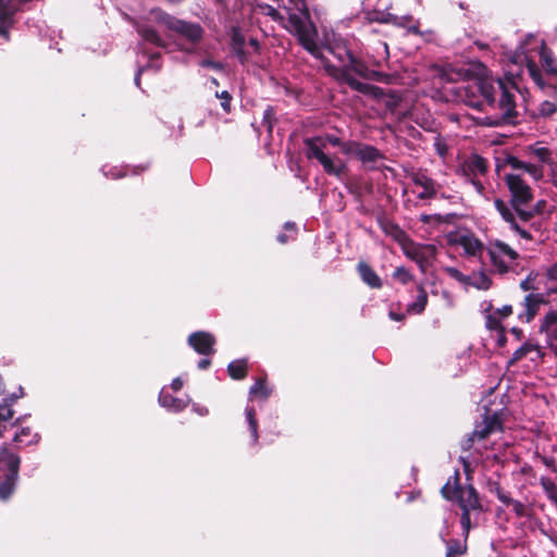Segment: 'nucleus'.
Returning a JSON list of instances; mask_svg holds the SVG:
<instances>
[{
	"mask_svg": "<svg viewBox=\"0 0 557 557\" xmlns=\"http://www.w3.org/2000/svg\"><path fill=\"white\" fill-rule=\"evenodd\" d=\"M149 14L158 25L191 45H197L202 40L205 29L199 23L178 18L158 7L150 9Z\"/></svg>",
	"mask_w": 557,
	"mask_h": 557,
	"instance_id": "423d86ee",
	"label": "nucleus"
},
{
	"mask_svg": "<svg viewBox=\"0 0 557 557\" xmlns=\"http://www.w3.org/2000/svg\"><path fill=\"white\" fill-rule=\"evenodd\" d=\"M395 20H396V16H394L392 14H386L385 16L377 18V21L381 23H394Z\"/></svg>",
	"mask_w": 557,
	"mask_h": 557,
	"instance_id": "052dcab7",
	"label": "nucleus"
},
{
	"mask_svg": "<svg viewBox=\"0 0 557 557\" xmlns=\"http://www.w3.org/2000/svg\"><path fill=\"white\" fill-rule=\"evenodd\" d=\"M244 36L239 32L235 30L232 36V49L235 47L244 46Z\"/></svg>",
	"mask_w": 557,
	"mask_h": 557,
	"instance_id": "3c124183",
	"label": "nucleus"
},
{
	"mask_svg": "<svg viewBox=\"0 0 557 557\" xmlns=\"http://www.w3.org/2000/svg\"><path fill=\"white\" fill-rule=\"evenodd\" d=\"M546 206L545 200H540L535 205L530 203L529 207H524L525 212H530V222L534 219L536 214H541Z\"/></svg>",
	"mask_w": 557,
	"mask_h": 557,
	"instance_id": "37998d69",
	"label": "nucleus"
},
{
	"mask_svg": "<svg viewBox=\"0 0 557 557\" xmlns=\"http://www.w3.org/2000/svg\"><path fill=\"white\" fill-rule=\"evenodd\" d=\"M504 505L511 506L517 517L522 518L527 516L525 506L520 500L513 499L509 496L508 502H505Z\"/></svg>",
	"mask_w": 557,
	"mask_h": 557,
	"instance_id": "ea45409f",
	"label": "nucleus"
},
{
	"mask_svg": "<svg viewBox=\"0 0 557 557\" xmlns=\"http://www.w3.org/2000/svg\"><path fill=\"white\" fill-rule=\"evenodd\" d=\"M215 97L216 98H220L222 101H221V106L223 108V110L228 113L231 111V102H232V96L228 91L224 90L222 92H215Z\"/></svg>",
	"mask_w": 557,
	"mask_h": 557,
	"instance_id": "a18cd8bd",
	"label": "nucleus"
},
{
	"mask_svg": "<svg viewBox=\"0 0 557 557\" xmlns=\"http://www.w3.org/2000/svg\"><path fill=\"white\" fill-rule=\"evenodd\" d=\"M275 121L274 109L272 107H268L263 113L262 124L267 127L269 134L272 133Z\"/></svg>",
	"mask_w": 557,
	"mask_h": 557,
	"instance_id": "e433bc0d",
	"label": "nucleus"
},
{
	"mask_svg": "<svg viewBox=\"0 0 557 557\" xmlns=\"http://www.w3.org/2000/svg\"><path fill=\"white\" fill-rule=\"evenodd\" d=\"M20 458L3 447L0 450V498L12 494L18 473Z\"/></svg>",
	"mask_w": 557,
	"mask_h": 557,
	"instance_id": "1a4fd4ad",
	"label": "nucleus"
},
{
	"mask_svg": "<svg viewBox=\"0 0 557 557\" xmlns=\"http://www.w3.org/2000/svg\"><path fill=\"white\" fill-rule=\"evenodd\" d=\"M188 345L203 356H211L215 352L214 345L216 339L213 334L205 331L194 332L188 336Z\"/></svg>",
	"mask_w": 557,
	"mask_h": 557,
	"instance_id": "ddd939ff",
	"label": "nucleus"
},
{
	"mask_svg": "<svg viewBox=\"0 0 557 557\" xmlns=\"http://www.w3.org/2000/svg\"><path fill=\"white\" fill-rule=\"evenodd\" d=\"M246 419L248 422L249 431L251 433L252 437V444H257L259 440L258 435V421L256 418V411L253 408L247 407L246 408Z\"/></svg>",
	"mask_w": 557,
	"mask_h": 557,
	"instance_id": "473e14b6",
	"label": "nucleus"
},
{
	"mask_svg": "<svg viewBox=\"0 0 557 557\" xmlns=\"http://www.w3.org/2000/svg\"><path fill=\"white\" fill-rule=\"evenodd\" d=\"M349 60L347 65L332 67V76L335 79L355 78L354 74L368 81H376L384 84H392L395 79L393 74L369 69L368 65L356 55H352Z\"/></svg>",
	"mask_w": 557,
	"mask_h": 557,
	"instance_id": "0eeeda50",
	"label": "nucleus"
},
{
	"mask_svg": "<svg viewBox=\"0 0 557 557\" xmlns=\"http://www.w3.org/2000/svg\"><path fill=\"white\" fill-rule=\"evenodd\" d=\"M304 144L306 147L305 153L307 159H317L326 174L334 175L338 178H341L345 174L347 170L345 163H343L341 160H336L327 156L324 152V149L326 147V144H330L334 147H339L341 151L345 154V148L346 145H348V140L343 141L336 135L326 134L325 136L306 138L304 140Z\"/></svg>",
	"mask_w": 557,
	"mask_h": 557,
	"instance_id": "39448f33",
	"label": "nucleus"
},
{
	"mask_svg": "<svg viewBox=\"0 0 557 557\" xmlns=\"http://www.w3.org/2000/svg\"><path fill=\"white\" fill-rule=\"evenodd\" d=\"M506 163L515 170H524V165H525V162H523L512 156H510L506 159Z\"/></svg>",
	"mask_w": 557,
	"mask_h": 557,
	"instance_id": "de8ad7c7",
	"label": "nucleus"
},
{
	"mask_svg": "<svg viewBox=\"0 0 557 557\" xmlns=\"http://www.w3.org/2000/svg\"><path fill=\"white\" fill-rule=\"evenodd\" d=\"M135 28H136L138 35L147 42H150L160 48L166 47V42L161 37L160 33L158 32V29L156 27L148 25V24L136 22Z\"/></svg>",
	"mask_w": 557,
	"mask_h": 557,
	"instance_id": "6ab92c4d",
	"label": "nucleus"
},
{
	"mask_svg": "<svg viewBox=\"0 0 557 557\" xmlns=\"http://www.w3.org/2000/svg\"><path fill=\"white\" fill-rule=\"evenodd\" d=\"M532 153L543 163H547L550 160V151L545 147H530Z\"/></svg>",
	"mask_w": 557,
	"mask_h": 557,
	"instance_id": "79ce46f5",
	"label": "nucleus"
},
{
	"mask_svg": "<svg viewBox=\"0 0 557 557\" xmlns=\"http://www.w3.org/2000/svg\"><path fill=\"white\" fill-rule=\"evenodd\" d=\"M393 276L400 281L403 284H407L409 281H411L412 276L409 273L408 270H406L404 267H399L395 270Z\"/></svg>",
	"mask_w": 557,
	"mask_h": 557,
	"instance_id": "49530a36",
	"label": "nucleus"
},
{
	"mask_svg": "<svg viewBox=\"0 0 557 557\" xmlns=\"http://www.w3.org/2000/svg\"><path fill=\"white\" fill-rule=\"evenodd\" d=\"M511 333L515 334L518 339H520L522 337V330H520L518 327H512Z\"/></svg>",
	"mask_w": 557,
	"mask_h": 557,
	"instance_id": "774afa93",
	"label": "nucleus"
},
{
	"mask_svg": "<svg viewBox=\"0 0 557 557\" xmlns=\"http://www.w3.org/2000/svg\"><path fill=\"white\" fill-rule=\"evenodd\" d=\"M504 182L509 190V202L500 198L494 200V206L502 219L509 224L511 231L517 233L521 238L532 242L534 236L532 231L540 233L543 230L541 221L531 222L529 228H524L522 223L530 222V212L524 211V207H529L533 201V190L527 182L518 174L508 173L504 177Z\"/></svg>",
	"mask_w": 557,
	"mask_h": 557,
	"instance_id": "f257e3e1",
	"label": "nucleus"
},
{
	"mask_svg": "<svg viewBox=\"0 0 557 557\" xmlns=\"http://www.w3.org/2000/svg\"><path fill=\"white\" fill-rule=\"evenodd\" d=\"M540 60L546 73L557 78L556 61L550 49L543 42L540 50Z\"/></svg>",
	"mask_w": 557,
	"mask_h": 557,
	"instance_id": "393cba45",
	"label": "nucleus"
},
{
	"mask_svg": "<svg viewBox=\"0 0 557 557\" xmlns=\"http://www.w3.org/2000/svg\"><path fill=\"white\" fill-rule=\"evenodd\" d=\"M159 403L162 407L174 412H180L187 407V403L185 400L174 397L169 393H164L163 391L159 395Z\"/></svg>",
	"mask_w": 557,
	"mask_h": 557,
	"instance_id": "a878e982",
	"label": "nucleus"
},
{
	"mask_svg": "<svg viewBox=\"0 0 557 557\" xmlns=\"http://www.w3.org/2000/svg\"><path fill=\"white\" fill-rule=\"evenodd\" d=\"M487 171L488 164L486 159L479 154L470 156L462 162L460 166V172L462 176L469 183H471L474 186L475 190L481 195L484 193L485 187L483 183L480 181V177L486 175Z\"/></svg>",
	"mask_w": 557,
	"mask_h": 557,
	"instance_id": "9d476101",
	"label": "nucleus"
},
{
	"mask_svg": "<svg viewBox=\"0 0 557 557\" xmlns=\"http://www.w3.org/2000/svg\"><path fill=\"white\" fill-rule=\"evenodd\" d=\"M540 484L544 492L546 493L547 497L553 502H557V485L555 482L546 476H542L540 479Z\"/></svg>",
	"mask_w": 557,
	"mask_h": 557,
	"instance_id": "72a5a7b5",
	"label": "nucleus"
},
{
	"mask_svg": "<svg viewBox=\"0 0 557 557\" xmlns=\"http://www.w3.org/2000/svg\"><path fill=\"white\" fill-rule=\"evenodd\" d=\"M547 300L543 294H529L524 297L523 307L524 311L519 314V319L529 323L536 315L540 306L546 304Z\"/></svg>",
	"mask_w": 557,
	"mask_h": 557,
	"instance_id": "2eb2a0df",
	"label": "nucleus"
},
{
	"mask_svg": "<svg viewBox=\"0 0 557 557\" xmlns=\"http://www.w3.org/2000/svg\"><path fill=\"white\" fill-rule=\"evenodd\" d=\"M487 253L494 271L498 274L516 271L520 256L508 244L499 239L492 240L487 246Z\"/></svg>",
	"mask_w": 557,
	"mask_h": 557,
	"instance_id": "6e6552de",
	"label": "nucleus"
},
{
	"mask_svg": "<svg viewBox=\"0 0 557 557\" xmlns=\"http://www.w3.org/2000/svg\"><path fill=\"white\" fill-rule=\"evenodd\" d=\"M549 348L557 356V339L547 341Z\"/></svg>",
	"mask_w": 557,
	"mask_h": 557,
	"instance_id": "338daca9",
	"label": "nucleus"
},
{
	"mask_svg": "<svg viewBox=\"0 0 557 557\" xmlns=\"http://www.w3.org/2000/svg\"><path fill=\"white\" fill-rule=\"evenodd\" d=\"M539 458L545 467H547L548 469H552L554 472L557 471L556 466H555V459L553 457L539 456Z\"/></svg>",
	"mask_w": 557,
	"mask_h": 557,
	"instance_id": "603ef678",
	"label": "nucleus"
},
{
	"mask_svg": "<svg viewBox=\"0 0 557 557\" xmlns=\"http://www.w3.org/2000/svg\"><path fill=\"white\" fill-rule=\"evenodd\" d=\"M490 492L493 493L499 502L503 504L508 502L509 494L504 491V488L499 485L498 482H490L488 483Z\"/></svg>",
	"mask_w": 557,
	"mask_h": 557,
	"instance_id": "4c0bfd02",
	"label": "nucleus"
},
{
	"mask_svg": "<svg viewBox=\"0 0 557 557\" xmlns=\"http://www.w3.org/2000/svg\"><path fill=\"white\" fill-rule=\"evenodd\" d=\"M498 313L503 317H509L512 313V307L511 306H504L502 309L498 310Z\"/></svg>",
	"mask_w": 557,
	"mask_h": 557,
	"instance_id": "bf43d9fd",
	"label": "nucleus"
},
{
	"mask_svg": "<svg viewBox=\"0 0 557 557\" xmlns=\"http://www.w3.org/2000/svg\"><path fill=\"white\" fill-rule=\"evenodd\" d=\"M194 410H195L198 414H200V416H206V414H208V412H209L208 408L202 407V406H199V405H195V406H194Z\"/></svg>",
	"mask_w": 557,
	"mask_h": 557,
	"instance_id": "680f3d73",
	"label": "nucleus"
},
{
	"mask_svg": "<svg viewBox=\"0 0 557 557\" xmlns=\"http://www.w3.org/2000/svg\"><path fill=\"white\" fill-rule=\"evenodd\" d=\"M485 326L491 330L495 331L497 333L504 331V326L502 325V322L496 314H487L485 319Z\"/></svg>",
	"mask_w": 557,
	"mask_h": 557,
	"instance_id": "58836bf2",
	"label": "nucleus"
},
{
	"mask_svg": "<svg viewBox=\"0 0 557 557\" xmlns=\"http://www.w3.org/2000/svg\"><path fill=\"white\" fill-rule=\"evenodd\" d=\"M345 154L355 156L364 164H374L379 160L384 159L383 153L374 146L356 140H348V145H346L345 148Z\"/></svg>",
	"mask_w": 557,
	"mask_h": 557,
	"instance_id": "f8f14e48",
	"label": "nucleus"
},
{
	"mask_svg": "<svg viewBox=\"0 0 557 557\" xmlns=\"http://www.w3.org/2000/svg\"><path fill=\"white\" fill-rule=\"evenodd\" d=\"M171 387L173 391L178 392L183 387V381L180 377H176L172 381Z\"/></svg>",
	"mask_w": 557,
	"mask_h": 557,
	"instance_id": "13d9d810",
	"label": "nucleus"
},
{
	"mask_svg": "<svg viewBox=\"0 0 557 557\" xmlns=\"http://www.w3.org/2000/svg\"><path fill=\"white\" fill-rule=\"evenodd\" d=\"M448 272L453 277L457 278L458 281L467 283V277H465L457 269L450 268L448 269Z\"/></svg>",
	"mask_w": 557,
	"mask_h": 557,
	"instance_id": "4d7b16f0",
	"label": "nucleus"
},
{
	"mask_svg": "<svg viewBox=\"0 0 557 557\" xmlns=\"http://www.w3.org/2000/svg\"><path fill=\"white\" fill-rule=\"evenodd\" d=\"M447 552L445 557H458L467 553V540L463 537V542L459 540H450L446 543Z\"/></svg>",
	"mask_w": 557,
	"mask_h": 557,
	"instance_id": "2f4dec72",
	"label": "nucleus"
},
{
	"mask_svg": "<svg viewBox=\"0 0 557 557\" xmlns=\"http://www.w3.org/2000/svg\"><path fill=\"white\" fill-rule=\"evenodd\" d=\"M383 230H384V232H385L386 234L393 235V236H395V237H397L399 234H401V233H403V232H401V230H400L397 225H395V224H393V223H387V224H385V225L383 226Z\"/></svg>",
	"mask_w": 557,
	"mask_h": 557,
	"instance_id": "8fccbe9b",
	"label": "nucleus"
},
{
	"mask_svg": "<svg viewBox=\"0 0 557 557\" xmlns=\"http://www.w3.org/2000/svg\"><path fill=\"white\" fill-rule=\"evenodd\" d=\"M232 50L236 54L240 63H245L247 61V54L244 50V46L235 47Z\"/></svg>",
	"mask_w": 557,
	"mask_h": 557,
	"instance_id": "864d4df0",
	"label": "nucleus"
},
{
	"mask_svg": "<svg viewBox=\"0 0 557 557\" xmlns=\"http://www.w3.org/2000/svg\"><path fill=\"white\" fill-rule=\"evenodd\" d=\"M532 351H536L539 358H542L544 356L539 345L527 342L512 354L509 363L513 364L515 362L523 359L528 354Z\"/></svg>",
	"mask_w": 557,
	"mask_h": 557,
	"instance_id": "c85d7f7f",
	"label": "nucleus"
},
{
	"mask_svg": "<svg viewBox=\"0 0 557 557\" xmlns=\"http://www.w3.org/2000/svg\"><path fill=\"white\" fill-rule=\"evenodd\" d=\"M540 332L547 341L557 339V310H549L542 319Z\"/></svg>",
	"mask_w": 557,
	"mask_h": 557,
	"instance_id": "4be33fe9",
	"label": "nucleus"
},
{
	"mask_svg": "<svg viewBox=\"0 0 557 557\" xmlns=\"http://www.w3.org/2000/svg\"><path fill=\"white\" fill-rule=\"evenodd\" d=\"M513 87L508 88L504 82L472 79L454 87L450 91L457 100L465 102L474 109H483L486 106L498 109L503 120L507 121L516 116Z\"/></svg>",
	"mask_w": 557,
	"mask_h": 557,
	"instance_id": "f03ea898",
	"label": "nucleus"
},
{
	"mask_svg": "<svg viewBox=\"0 0 557 557\" xmlns=\"http://www.w3.org/2000/svg\"><path fill=\"white\" fill-rule=\"evenodd\" d=\"M357 271L362 280L371 288H381L382 280L374 272V270L364 261H361L357 265Z\"/></svg>",
	"mask_w": 557,
	"mask_h": 557,
	"instance_id": "5701e85b",
	"label": "nucleus"
},
{
	"mask_svg": "<svg viewBox=\"0 0 557 557\" xmlns=\"http://www.w3.org/2000/svg\"><path fill=\"white\" fill-rule=\"evenodd\" d=\"M33 437L32 428L26 426L15 432L13 442L16 444L29 445L33 443Z\"/></svg>",
	"mask_w": 557,
	"mask_h": 557,
	"instance_id": "f704fd0d",
	"label": "nucleus"
},
{
	"mask_svg": "<svg viewBox=\"0 0 557 557\" xmlns=\"http://www.w3.org/2000/svg\"><path fill=\"white\" fill-rule=\"evenodd\" d=\"M467 283L481 290H487L492 286V280L484 271L472 273L467 277Z\"/></svg>",
	"mask_w": 557,
	"mask_h": 557,
	"instance_id": "bb28decb",
	"label": "nucleus"
},
{
	"mask_svg": "<svg viewBox=\"0 0 557 557\" xmlns=\"http://www.w3.org/2000/svg\"><path fill=\"white\" fill-rule=\"evenodd\" d=\"M524 171L527 173H529L536 181H539L543 177V168L541 165L525 162Z\"/></svg>",
	"mask_w": 557,
	"mask_h": 557,
	"instance_id": "c03bdc74",
	"label": "nucleus"
},
{
	"mask_svg": "<svg viewBox=\"0 0 557 557\" xmlns=\"http://www.w3.org/2000/svg\"><path fill=\"white\" fill-rule=\"evenodd\" d=\"M271 394V389L267 386V382L264 379H259L256 383L249 388V397L258 398L261 400L268 399Z\"/></svg>",
	"mask_w": 557,
	"mask_h": 557,
	"instance_id": "7c9ffc66",
	"label": "nucleus"
},
{
	"mask_svg": "<svg viewBox=\"0 0 557 557\" xmlns=\"http://www.w3.org/2000/svg\"><path fill=\"white\" fill-rule=\"evenodd\" d=\"M248 364L246 359H237L227 366V373L233 380H243L247 376Z\"/></svg>",
	"mask_w": 557,
	"mask_h": 557,
	"instance_id": "cd10ccee",
	"label": "nucleus"
},
{
	"mask_svg": "<svg viewBox=\"0 0 557 557\" xmlns=\"http://www.w3.org/2000/svg\"><path fill=\"white\" fill-rule=\"evenodd\" d=\"M503 433V413L492 411L485 407L482 419L475 422L473 431L461 441V448L465 451L473 450L482 456L490 450L497 449L498 442L496 437Z\"/></svg>",
	"mask_w": 557,
	"mask_h": 557,
	"instance_id": "7ed1b4c3",
	"label": "nucleus"
},
{
	"mask_svg": "<svg viewBox=\"0 0 557 557\" xmlns=\"http://www.w3.org/2000/svg\"><path fill=\"white\" fill-rule=\"evenodd\" d=\"M454 243L462 247L467 256L478 257L481 256L484 250V244L470 233L457 235Z\"/></svg>",
	"mask_w": 557,
	"mask_h": 557,
	"instance_id": "dca6fc26",
	"label": "nucleus"
},
{
	"mask_svg": "<svg viewBox=\"0 0 557 557\" xmlns=\"http://www.w3.org/2000/svg\"><path fill=\"white\" fill-rule=\"evenodd\" d=\"M512 63L516 64H525L528 73L530 77L534 81V83L541 88H545V83L542 76V72L539 69L535 61L530 59L527 54L523 52H516L515 55L511 59Z\"/></svg>",
	"mask_w": 557,
	"mask_h": 557,
	"instance_id": "a211bd4d",
	"label": "nucleus"
},
{
	"mask_svg": "<svg viewBox=\"0 0 557 557\" xmlns=\"http://www.w3.org/2000/svg\"><path fill=\"white\" fill-rule=\"evenodd\" d=\"M556 111H557V106H556V103H554L552 101H543L539 108V113L543 117H548V116L553 115Z\"/></svg>",
	"mask_w": 557,
	"mask_h": 557,
	"instance_id": "a19ab883",
	"label": "nucleus"
},
{
	"mask_svg": "<svg viewBox=\"0 0 557 557\" xmlns=\"http://www.w3.org/2000/svg\"><path fill=\"white\" fill-rule=\"evenodd\" d=\"M18 398L14 393L8 397H3L0 401V438L3 437L4 432L8 428H13L14 424L11 422L14 416L12 405Z\"/></svg>",
	"mask_w": 557,
	"mask_h": 557,
	"instance_id": "f3484780",
	"label": "nucleus"
},
{
	"mask_svg": "<svg viewBox=\"0 0 557 557\" xmlns=\"http://www.w3.org/2000/svg\"><path fill=\"white\" fill-rule=\"evenodd\" d=\"M545 276L548 281L556 282L557 281V262L549 265L545 270Z\"/></svg>",
	"mask_w": 557,
	"mask_h": 557,
	"instance_id": "09e8293b",
	"label": "nucleus"
},
{
	"mask_svg": "<svg viewBox=\"0 0 557 557\" xmlns=\"http://www.w3.org/2000/svg\"><path fill=\"white\" fill-rule=\"evenodd\" d=\"M418 296H417V299L416 301H413L412 304L408 305L407 307V312L408 313H416V314H420L424 311L425 307H426V304H428V293L426 290L424 289L423 286H419L418 287Z\"/></svg>",
	"mask_w": 557,
	"mask_h": 557,
	"instance_id": "c756f323",
	"label": "nucleus"
},
{
	"mask_svg": "<svg viewBox=\"0 0 557 557\" xmlns=\"http://www.w3.org/2000/svg\"><path fill=\"white\" fill-rule=\"evenodd\" d=\"M265 9H267V14L269 16H271L274 21H280V20H283V16L280 14V12L271 7V5H265Z\"/></svg>",
	"mask_w": 557,
	"mask_h": 557,
	"instance_id": "5fc2aeb1",
	"label": "nucleus"
},
{
	"mask_svg": "<svg viewBox=\"0 0 557 557\" xmlns=\"http://www.w3.org/2000/svg\"><path fill=\"white\" fill-rule=\"evenodd\" d=\"M497 334H498V338H497L498 345L504 346L506 343L505 330Z\"/></svg>",
	"mask_w": 557,
	"mask_h": 557,
	"instance_id": "69168bd1",
	"label": "nucleus"
},
{
	"mask_svg": "<svg viewBox=\"0 0 557 557\" xmlns=\"http://www.w3.org/2000/svg\"><path fill=\"white\" fill-rule=\"evenodd\" d=\"M338 81L346 83L351 89L363 95L373 96L374 98H381L384 95L382 88L367 83H361L356 78H345Z\"/></svg>",
	"mask_w": 557,
	"mask_h": 557,
	"instance_id": "b1692460",
	"label": "nucleus"
},
{
	"mask_svg": "<svg viewBox=\"0 0 557 557\" xmlns=\"http://www.w3.org/2000/svg\"><path fill=\"white\" fill-rule=\"evenodd\" d=\"M147 166H134L131 168L129 165H103L102 166V173L107 178L111 180H119L127 176L128 174H138L143 171H145Z\"/></svg>",
	"mask_w": 557,
	"mask_h": 557,
	"instance_id": "412c9836",
	"label": "nucleus"
},
{
	"mask_svg": "<svg viewBox=\"0 0 557 557\" xmlns=\"http://www.w3.org/2000/svg\"><path fill=\"white\" fill-rule=\"evenodd\" d=\"M211 364V360L210 359H201L199 362H198V368L200 370H206L209 368V366Z\"/></svg>",
	"mask_w": 557,
	"mask_h": 557,
	"instance_id": "0e129e2a",
	"label": "nucleus"
},
{
	"mask_svg": "<svg viewBox=\"0 0 557 557\" xmlns=\"http://www.w3.org/2000/svg\"><path fill=\"white\" fill-rule=\"evenodd\" d=\"M201 66H203V67H211V69H215V70H221L222 69V64L221 63H218V62H214V61H211V60H203L201 62Z\"/></svg>",
	"mask_w": 557,
	"mask_h": 557,
	"instance_id": "6e6d98bb",
	"label": "nucleus"
},
{
	"mask_svg": "<svg viewBox=\"0 0 557 557\" xmlns=\"http://www.w3.org/2000/svg\"><path fill=\"white\" fill-rule=\"evenodd\" d=\"M404 171L406 177L410 178L414 185L423 188V190L418 194V199L429 200L436 197L438 184L430 177L425 171L414 170L413 168H406Z\"/></svg>",
	"mask_w": 557,
	"mask_h": 557,
	"instance_id": "9b49d317",
	"label": "nucleus"
},
{
	"mask_svg": "<svg viewBox=\"0 0 557 557\" xmlns=\"http://www.w3.org/2000/svg\"><path fill=\"white\" fill-rule=\"evenodd\" d=\"M326 49L338 62V64H331L329 61L325 63V69L331 76L332 67H342L347 65V63L350 61L349 59H351L354 55L344 45H335L333 47H327Z\"/></svg>",
	"mask_w": 557,
	"mask_h": 557,
	"instance_id": "aec40b11",
	"label": "nucleus"
},
{
	"mask_svg": "<svg viewBox=\"0 0 557 557\" xmlns=\"http://www.w3.org/2000/svg\"><path fill=\"white\" fill-rule=\"evenodd\" d=\"M539 276V273L536 271H531L528 276L521 281L520 288L524 292L529 290H536L539 287L535 285V281Z\"/></svg>",
	"mask_w": 557,
	"mask_h": 557,
	"instance_id": "c9c22d12",
	"label": "nucleus"
},
{
	"mask_svg": "<svg viewBox=\"0 0 557 557\" xmlns=\"http://www.w3.org/2000/svg\"><path fill=\"white\" fill-rule=\"evenodd\" d=\"M388 315L394 321H403L405 319V314L396 313L394 311H389Z\"/></svg>",
	"mask_w": 557,
	"mask_h": 557,
	"instance_id": "e2e57ef3",
	"label": "nucleus"
},
{
	"mask_svg": "<svg viewBox=\"0 0 557 557\" xmlns=\"http://www.w3.org/2000/svg\"><path fill=\"white\" fill-rule=\"evenodd\" d=\"M298 39L301 46L317 59H323L322 50L317 42V30L312 25L297 26Z\"/></svg>",
	"mask_w": 557,
	"mask_h": 557,
	"instance_id": "4468645a",
	"label": "nucleus"
},
{
	"mask_svg": "<svg viewBox=\"0 0 557 557\" xmlns=\"http://www.w3.org/2000/svg\"><path fill=\"white\" fill-rule=\"evenodd\" d=\"M460 479L459 470H455L454 474L448 478L445 485L441 488V494L446 500L456 502L460 507L462 535L468 540L472 528L471 512L481 513L484 509L475 487L472 484L462 486Z\"/></svg>",
	"mask_w": 557,
	"mask_h": 557,
	"instance_id": "20e7f679",
	"label": "nucleus"
}]
</instances>
